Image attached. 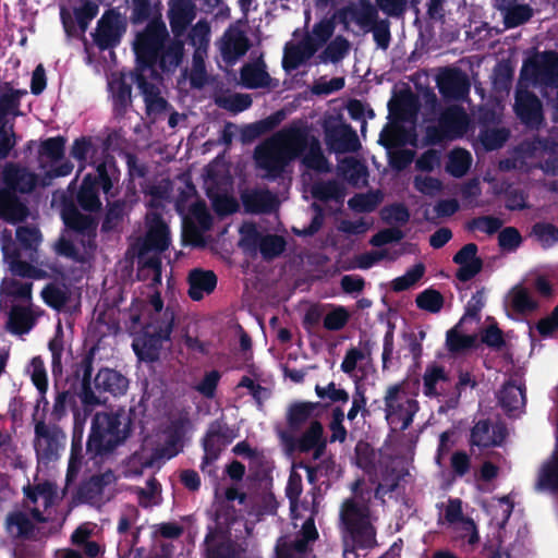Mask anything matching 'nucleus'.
I'll use <instances>...</instances> for the list:
<instances>
[{
  "label": "nucleus",
  "instance_id": "obj_1",
  "mask_svg": "<svg viewBox=\"0 0 558 558\" xmlns=\"http://www.w3.org/2000/svg\"><path fill=\"white\" fill-rule=\"evenodd\" d=\"M303 154V163L318 171L328 170L317 140L296 128L284 129L255 150V160L267 173L281 171L290 161Z\"/></svg>",
  "mask_w": 558,
  "mask_h": 558
},
{
  "label": "nucleus",
  "instance_id": "obj_2",
  "mask_svg": "<svg viewBox=\"0 0 558 558\" xmlns=\"http://www.w3.org/2000/svg\"><path fill=\"white\" fill-rule=\"evenodd\" d=\"M35 191V171L17 161L7 162L0 174V219L17 226L31 215L27 203L20 196Z\"/></svg>",
  "mask_w": 558,
  "mask_h": 558
},
{
  "label": "nucleus",
  "instance_id": "obj_3",
  "mask_svg": "<svg viewBox=\"0 0 558 558\" xmlns=\"http://www.w3.org/2000/svg\"><path fill=\"white\" fill-rule=\"evenodd\" d=\"M137 320L144 325L145 335L135 339L134 350L142 360L153 361L157 357L160 343L170 337L173 312L163 305L158 293H153Z\"/></svg>",
  "mask_w": 558,
  "mask_h": 558
},
{
  "label": "nucleus",
  "instance_id": "obj_4",
  "mask_svg": "<svg viewBox=\"0 0 558 558\" xmlns=\"http://www.w3.org/2000/svg\"><path fill=\"white\" fill-rule=\"evenodd\" d=\"M170 243L166 223L156 215L148 216V231L138 248L140 276L143 279L151 278V284L161 281V262L159 254Z\"/></svg>",
  "mask_w": 558,
  "mask_h": 558
},
{
  "label": "nucleus",
  "instance_id": "obj_5",
  "mask_svg": "<svg viewBox=\"0 0 558 558\" xmlns=\"http://www.w3.org/2000/svg\"><path fill=\"white\" fill-rule=\"evenodd\" d=\"M3 530L13 546L14 558H35V507L23 502L10 510Z\"/></svg>",
  "mask_w": 558,
  "mask_h": 558
},
{
  "label": "nucleus",
  "instance_id": "obj_6",
  "mask_svg": "<svg viewBox=\"0 0 558 558\" xmlns=\"http://www.w3.org/2000/svg\"><path fill=\"white\" fill-rule=\"evenodd\" d=\"M15 239L2 245L3 258L13 276L35 279V227L19 226Z\"/></svg>",
  "mask_w": 558,
  "mask_h": 558
},
{
  "label": "nucleus",
  "instance_id": "obj_7",
  "mask_svg": "<svg viewBox=\"0 0 558 558\" xmlns=\"http://www.w3.org/2000/svg\"><path fill=\"white\" fill-rule=\"evenodd\" d=\"M131 421L124 414H96L87 447L90 451H109L123 441L130 432Z\"/></svg>",
  "mask_w": 558,
  "mask_h": 558
},
{
  "label": "nucleus",
  "instance_id": "obj_8",
  "mask_svg": "<svg viewBox=\"0 0 558 558\" xmlns=\"http://www.w3.org/2000/svg\"><path fill=\"white\" fill-rule=\"evenodd\" d=\"M340 519L353 545L371 547L375 544V529L371 514L361 498L345 500L341 506Z\"/></svg>",
  "mask_w": 558,
  "mask_h": 558
},
{
  "label": "nucleus",
  "instance_id": "obj_9",
  "mask_svg": "<svg viewBox=\"0 0 558 558\" xmlns=\"http://www.w3.org/2000/svg\"><path fill=\"white\" fill-rule=\"evenodd\" d=\"M26 94L25 89L14 88L0 94V160L10 157L17 143L14 120L21 114L20 98Z\"/></svg>",
  "mask_w": 558,
  "mask_h": 558
},
{
  "label": "nucleus",
  "instance_id": "obj_10",
  "mask_svg": "<svg viewBox=\"0 0 558 558\" xmlns=\"http://www.w3.org/2000/svg\"><path fill=\"white\" fill-rule=\"evenodd\" d=\"M418 405L407 393L403 384L389 386L385 393L386 420L393 429H405L412 423Z\"/></svg>",
  "mask_w": 558,
  "mask_h": 558
},
{
  "label": "nucleus",
  "instance_id": "obj_11",
  "mask_svg": "<svg viewBox=\"0 0 558 558\" xmlns=\"http://www.w3.org/2000/svg\"><path fill=\"white\" fill-rule=\"evenodd\" d=\"M95 388L97 393L84 381L81 398L85 404L96 405L104 402L102 392H108L112 396L124 393L128 389V379L113 369H101L95 377Z\"/></svg>",
  "mask_w": 558,
  "mask_h": 558
},
{
  "label": "nucleus",
  "instance_id": "obj_12",
  "mask_svg": "<svg viewBox=\"0 0 558 558\" xmlns=\"http://www.w3.org/2000/svg\"><path fill=\"white\" fill-rule=\"evenodd\" d=\"M99 186H101L106 194L111 189V181L106 173L104 165L97 167L95 175L87 174L84 178L77 193V202L85 210L95 211L100 208L101 203L97 195Z\"/></svg>",
  "mask_w": 558,
  "mask_h": 558
},
{
  "label": "nucleus",
  "instance_id": "obj_13",
  "mask_svg": "<svg viewBox=\"0 0 558 558\" xmlns=\"http://www.w3.org/2000/svg\"><path fill=\"white\" fill-rule=\"evenodd\" d=\"M469 128V118L460 108H450L441 117L439 121V130L429 137L433 142L442 140H453L462 136Z\"/></svg>",
  "mask_w": 558,
  "mask_h": 558
},
{
  "label": "nucleus",
  "instance_id": "obj_14",
  "mask_svg": "<svg viewBox=\"0 0 558 558\" xmlns=\"http://www.w3.org/2000/svg\"><path fill=\"white\" fill-rule=\"evenodd\" d=\"M163 33V28L151 26L137 36L134 49L141 63L149 65L155 60Z\"/></svg>",
  "mask_w": 558,
  "mask_h": 558
},
{
  "label": "nucleus",
  "instance_id": "obj_15",
  "mask_svg": "<svg viewBox=\"0 0 558 558\" xmlns=\"http://www.w3.org/2000/svg\"><path fill=\"white\" fill-rule=\"evenodd\" d=\"M515 112L526 124L537 125L542 120V109L538 99L524 89L520 82L515 99Z\"/></svg>",
  "mask_w": 558,
  "mask_h": 558
},
{
  "label": "nucleus",
  "instance_id": "obj_16",
  "mask_svg": "<svg viewBox=\"0 0 558 558\" xmlns=\"http://www.w3.org/2000/svg\"><path fill=\"white\" fill-rule=\"evenodd\" d=\"M453 262L459 265L457 277L461 281H468L476 276L483 266V262L477 255V246L474 243L464 245L454 255Z\"/></svg>",
  "mask_w": 558,
  "mask_h": 558
},
{
  "label": "nucleus",
  "instance_id": "obj_17",
  "mask_svg": "<svg viewBox=\"0 0 558 558\" xmlns=\"http://www.w3.org/2000/svg\"><path fill=\"white\" fill-rule=\"evenodd\" d=\"M123 29L121 16L118 13L108 12L99 21L95 39L100 47L106 48L118 41Z\"/></svg>",
  "mask_w": 558,
  "mask_h": 558
},
{
  "label": "nucleus",
  "instance_id": "obj_18",
  "mask_svg": "<svg viewBox=\"0 0 558 558\" xmlns=\"http://www.w3.org/2000/svg\"><path fill=\"white\" fill-rule=\"evenodd\" d=\"M35 325V311L32 304L28 306L13 304L7 322V329L12 335L23 336L28 333Z\"/></svg>",
  "mask_w": 558,
  "mask_h": 558
},
{
  "label": "nucleus",
  "instance_id": "obj_19",
  "mask_svg": "<svg viewBox=\"0 0 558 558\" xmlns=\"http://www.w3.org/2000/svg\"><path fill=\"white\" fill-rule=\"evenodd\" d=\"M248 47L247 38L238 28L228 29L219 43L222 58L228 62H234L245 54Z\"/></svg>",
  "mask_w": 558,
  "mask_h": 558
},
{
  "label": "nucleus",
  "instance_id": "obj_20",
  "mask_svg": "<svg viewBox=\"0 0 558 558\" xmlns=\"http://www.w3.org/2000/svg\"><path fill=\"white\" fill-rule=\"evenodd\" d=\"M440 92L453 98H459L468 93L469 84L464 74L457 70H445L438 76Z\"/></svg>",
  "mask_w": 558,
  "mask_h": 558
},
{
  "label": "nucleus",
  "instance_id": "obj_21",
  "mask_svg": "<svg viewBox=\"0 0 558 558\" xmlns=\"http://www.w3.org/2000/svg\"><path fill=\"white\" fill-rule=\"evenodd\" d=\"M169 14L172 31L180 35L194 19L195 9L190 0H173Z\"/></svg>",
  "mask_w": 558,
  "mask_h": 558
},
{
  "label": "nucleus",
  "instance_id": "obj_22",
  "mask_svg": "<svg viewBox=\"0 0 558 558\" xmlns=\"http://www.w3.org/2000/svg\"><path fill=\"white\" fill-rule=\"evenodd\" d=\"M376 19V11L368 2H359L344 11L345 23H355L364 32L371 31Z\"/></svg>",
  "mask_w": 558,
  "mask_h": 558
},
{
  "label": "nucleus",
  "instance_id": "obj_23",
  "mask_svg": "<svg viewBox=\"0 0 558 558\" xmlns=\"http://www.w3.org/2000/svg\"><path fill=\"white\" fill-rule=\"evenodd\" d=\"M216 276L211 271L194 270L190 274V296L201 300L216 287Z\"/></svg>",
  "mask_w": 558,
  "mask_h": 558
},
{
  "label": "nucleus",
  "instance_id": "obj_24",
  "mask_svg": "<svg viewBox=\"0 0 558 558\" xmlns=\"http://www.w3.org/2000/svg\"><path fill=\"white\" fill-rule=\"evenodd\" d=\"M498 398L501 407L509 412L520 411L525 404L523 388L512 381L502 387Z\"/></svg>",
  "mask_w": 558,
  "mask_h": 558
},
{
  "label": "nucleus",
  "instance_id": "obj_25",
  "mask_svg": "<svg viewBox=\"0 0 558 558\" xmlns=\"http://www.w3.org/2000/svg\"><path fill=\"white\" fill-rule=\"evenodd\" d=\"M328 143L337 150H354L357 147L356 135L345 125H339L336 130H326Z\"/></svg>",
  "mask_w": 558,
  "mask_h": 558
},
{
  "label": "nucleus",
  "instance_id": "obj_26",
  "mask_svg": "<svg viewBox=\"0 0 558 558\" xmlns=\"http://www.w3.org/2000/svg\"><path fill=\"white\" fill-rule=\"evenodd\" d=\"M316 51V47L308 46L305 41L301 45L288 44L284 50L283 66L287 70H293L311 58Z\"/></svg>",
  "mask_w": 558,
  "mask_h": 558
},
{
  "label": "nucleus",
  "instance_id": "obj_27",
  "mask_svg": "<svg viewBox=\"0 0 558 558\" xmlns=\"http://www.w3.org/2000/svg\"><path fill=\"white\" fill-rule=\"evenodd\" d=\"M504 438L500 427H493L486 422H478L472 430V442L476 446L488 447L499 444Z\"/></svg>",
  "mask_w": 558,
  "mask_h": 558
},
{
  "label": "nucleus",
  "instance_id": "obj_28",
  "mask_svg": "<svg viewBox=\"0 0 558 558\" xmlns=\"http://www.w3.org/2000/svg\"><path fill=\"white\" fill-rule=\"evenodd\" d=\"M241 80L246 87L256 88L267 86L270 78L265 70V64L258 61L242 69Z\"/></svg>",
  "mask_w": 558,
  "mask_h": 558
},
{
  "label": "nucleus",
  "instance_id": "obj_29",
  "mask_svg": "<svg viewBox=\"0 0 558 558\" xmlns=\"http://www.w3.org/2000/svg\"><path fill=\"white\" fill-rule=\"evenodd\" d=\"M32 292V282H21L16 279H4L0 284V294L12 298L13 301L20 300L31 303Z\"/></svg>",
  "mask_w": 558,
  "mask_h": 558
},
{
  "label": "nucleus",
  "instance_id": "obj_30",
  "mask_svg": "<svg viewBox=\"0 0 558 558\" xmlns=\"http://www.w3.org/2000/svg\"><path fill=\"white\" fill-rule=\"evenodd\" d=\"M325 441L323 439V427L318 422H314L301 438L300 449L303 451L315 449L314 457L318 458L322 453Z\"/></svg>",
  "mask_w": 558,
  "mask_h": 558
},
{
  "label": "nucleus",
  "instance_id": "obj_31",
  "mask_svg": "<svg viewBox=\"0 0 558 558\" xmlns=\"http://www.w3.org/2000/svg\"><path fill=\"white\" fill-rule=\"evenodd\" d=\"M531 236L543 247L558 243V228L551 223L537 222L532 227Z\"/></svg>",
  "mask_w": 558,
  "mask_h": 558
},
{
  "label": "nucleus",
  "instance_id": "obj_32",
  "mask_svg": "<svg viewBox=\"0 0 558 558\" xmlns=\"http://www.w3.org/2000/svg\"><path fill=\"white\" fill-rule=\"evenodd\" d=\"M476 341L475 336L464 335L458 327L447 332L446 345L452 353H461L472 348Z\"/></svg>",
  "mask_w": 558,
  "mask_h": 558
},
{
  "label": "nucleus",
  "instance_id": "obj_33",
  "mask_svg": "<svg viewBox=\"0 0 558 558\" xmlns=\"http://www.w3.org/2000/svg\"><path fill=\"white\" fill-rule=\"evenodd\" d=\"M538 489H558V456L553 457L541 470Z\"/></svg>",
  "mask_w": 558,
  "mask_h": 558
},
{
  "label": "nucleus",
  "instance_id": "obj_34",
  "mask_svg": "<svg viewBox=\"0 0 558 558\" xmlns=\"http://www.w3.org/2000/svg\"><path fill=\"white\" fill-rule=\"evenodd\" d=\"M319 409V403L299 402L290 407L288 418L290 424L300 425L306 420L315 415V411Z\"/></svg>",
  "mask_w": 558,
  "mask_h": 558
},
{
  "label": "nucleus",
  "instance_id": "obj_35",
  "mask_svg": "<svg viewBox=\"0 0 558 558\" xmlns=\"http://www.w3.org/2000/svg\"><path fill=\"white\" fill-rule=\"evenodd\" d=\"M471 155L463 149H456L449 155L447 170L454 177H462L471 166Z\"/></svg>",
  "mask_w": 558,
  "mask_h": 558
},
{
  "label": "nucleus",
  "instance_id": "obj_36",
  "mask_svg": "<svg viewBox=\"0 0 558 558\" xmlns=\"http://www.w3.org/2000/svg\"><path fill=\"white\" fill-rule=\"evenodd\" d=\"M344 177L354 185H365L367 183L366 168L356 160L350 159L342 162Z\"/></svg>",
  "mask_w": 558,
  "mask_h": 558
},
{
  "label": "nucleus",
  "instance_id": "obj_37",
  "mask_svg": "<svg viewBox=\"0 0 558 558\" xmlns=\"http://www.w3.org/2000/svg\"><path fill=\"white\" fill-rule=\"evenodd\" d=\"M507 302L518 312L532 310L534 306L527 290L521 286H515L510 290Z\"/></svg>",
  "mask_w": 558,
  "mask_h": 558
},
{
  "label": "nucleus",
  "instance_id": "obj_38",
  "mask_svg": "<svg viewBox=\"0 0 558 558\" xmlns=\"http://www.w3.org/2000/svg\"><path fill=\"white\" fill-rule=\"evenodd\" d=\"M380 201L381 195L378 192H371L355 195L349 201V206L356 211H371Z\"/></svg>",
  "mask_w": 558,
  "mask_h": 558
},
{
  "label": "nucleus",
  "instance_id": "obj_39",
  "mask_svg": "<svg viewBox=\"0 0 558 558\" xmlns=\"http://www.w3.org/2000/svg\"><path fill=\"white\" fill-rule=\"evenodd\" d=\"M333 33V24L329 20H324L315 25L312 35L305 40L308 46L316 47V50L324 44Z\"/></svg>",
  "mask_w": 558,
  "mask_h": 558
},
{
  "label": "nucleus",
  "instance_id": "obj_40",
  "mask_svg": "<svg viewBox=\"0 0 558 558\" xmlns=\"http://www.w3.org/2000/svg\"><path fill=\"white\" fill-rule=\"evenodd\" d=\"M522 235L513 227H507L498 234V244L502 251L513 252L522 244Z\"/></svg>",
  "mask_w": 558,
  "mask_h": 558
},
{
  "label": "nucleus",
  "instance_id": "obj_41",
  "mask_svg": "<svg viewBox=\"0 0 558 558\" xmlns=\"http://www.w3.org/2000/svg\"><path fill=\"white\" fill-rule=\"evenodd\" d=\"M209 26L206 23H197L190 35L191 44L195 47V52L202 50L203 54L207 53V47L209 44Z\"/></svg>",
  "mask_w": 558,
  "mask_h": 558
},
{
  "label": "nucleus",
  "instance_id": "obj_42",
  "mask_svg": "<svg viewBox=\"0 0 558 558\" xmlns=\"http://www.w3.org/2000/svg\"><path fill=\"white\" fill-rule=\"evenodd\" d=\"M349 47L350 45L348 40L341 37H337L328 45L322 56V59L325 62H338L348 53Z\"/></svg>",
  "mask_w": 558,
  "mask_h": 558
},
{
  "label": "nucleus",
  "instance_id": "obj_43",
  "mask_svg": "<svg viewBox=\"0 0 558 558\" xmlns=\"http://www.w3.org/2000/svg\"><path fill=\"white\" fill-rule=\"evenodd\" d=\"M148 113H159L166 109V101L159 93L146 83H141Z\"/></svg>",
  "mask_w": 558,
  "mask_h": 558
},
{
  "label": "nucleus",
  "instance_id": "obj_44",
  "mask_svg": "<svg viewBox=\"0 0 558 558\" xmlns=\"http://www.w3.org/2000/svg\"><path fill=\"white\" fill-rule=\"evenodd\" d=\"M424 274V266L422 264L415 265L403 276L396 278L392 281V289L395 291H403L412 287Z\"/></svg>",
  "mask_w": 558,
  "mask_h": 558
},
{
  "label": "nucleus",
  "instance_id": "obj_45",
  "mask_svg": "<svg viewBox=\"0 0 558 558\" xmlns=\"http://www.w3.org/2000/svg\"><path fill=\"white\" fill-rule=\"evenodd\" d=\"M349 313L344 307H335L326 314L324 327L328 330H339L345 326L349 319Z\"/></svg>",
  "mask_w": 558,
  "mask_h": 558
},
{
  "label": "nucleus",
  "instance_id": "obj_46",
  "mask_svg": "<svg viewBox=\"0 0 558 558\" xmlns=\"http://www.w3.org/2000/svg\"><path fill=\"white\" fill-rule=\"evenodd\" d=\"M41 298L48 305L59 308L65 303L66 292L62 286L50 284L41 291Z\"/></svg>",
  "mask_w": 558,
  "mask_h": 558
},
{
  "label": "nucleus",
  "instance_id": "obj_47",
  "mask_svg": "<svg viewBox=\"0 0 558 558\" xmlns=\"http://www.w3.org/2000/svg\"><path fill=\"white\" fill-rule=\"evenodd\" d=\"M530 16L531 10L526 5H517L504 12V20L507 27H515L527 21Z\"/></svg>",
  "mask_w": 558,
  "mask_h": 558
},
{
  "label": "nucleus",
  "instance_id": "obj_48",
  "mask_svg": "<svg viewBox=\"0 0 558 558\" xmlns=\"http://www.w3.org/2000/svg\"><path fill=\"white\" fill-rule=\"evenodd\" d=\"M442 302L441 294L435 290H427L416 299L418 307L430 312H438L442 306Z\"/></svg>",
  "mask_w": 558,
  "mask_h": 558
},
{
  "label": "nucleus",
  "instance_id": "obj_49",
  "mask_svg": "<svg viewBox=\"0 0 558 558\" xmlns=\"http://www.w3.org/2000/svg\"><path fill=\"white\" fill-rule=\"evenodd\" d=\"M446 380L444 368L439 366H430L424 374L425 393L427 396L436 395V385L439 381Z\"/></svg>",
  "mask_w": 558,
  "mask_h": 558
},
{
  "label": "nucleus",
  "instance_id": "obj_50",
  "mask_svg": "<svg viewBox=\"0 0 558 558\" xmlns=\"http://www.w3.org/2000/svg\"><path fill=\"white\" fill-rule=\"evenodd\" d=\"M202 50L194 52L193 68L191 70V84L195 87H202L206 82V71L204 65V58Z\"/></svg>",
  "mask_w": 558,
  "mask_h": 558
},
{
  "label": "nucleus",
  "instance_id": "obj_51",
  "mask_svg": "<svg viewBox=\"0 0 558 558\" xmlns=\"http://www.w3.org/2000/svg\"><path fill=\"white\" fill-rule=\"evenodd\" d=\"M183 56V45L181 43H174L168 47L166 52L161 57V66L165 70H172L177 68Z\"/></svg>",
  "mask_w": 558,
  "mask_h": 558
},
{
  "label": "nucleus",
  "instance_id": "obj_52",
  "mask_svg": "<svg viewBox=\"0 0 558 558\" xmlns=\"http://www.w3.org/2000/svg\"><path fill=\"white\" fill-rule=\"evenodd\" d=\"M260 251L266 257H274L284 248V240L278 235H267L260 240Z\"/></svg>",
  "mask_w": 558,
  "mask_h": 558
},
{
  "label": "nucleus",
  "instance_id": "obj_53",
  "mask_svg": "<svg viewBox=\"0 0 558 558\" xmlns=\"http://www.w3.org/2000/svg\"><path fill=\"white\" fill-rule=\"evenodd\" d=\"M302 485H301V476L296 473H291L287 486V495L290 498L291 502V511L293 515L295 517L299 505H298V498L301 494Z\"/></svg>",
  "mask_w": 558,
  "mask_h": 558
},
{
  "label": "nucleus",
  "instance_id": "obj_54",
  "mask_svg": "<svg viewBox=\"0 0 558 558\" xmlns=\"http://www.w3.org/2000/svg\"><path fill=\"white\" fill-rule=\"evenodd\" d=\"M508 137V133L505 130H487L482 136L481 141L487 149H495L501 146Z\"/></svg>",
  "mask_w": 558,
  "mask_h": 558
},
{
  "label": "nucleus",
  "instance_id": "obj_55",
  "mask_svg": "<svg viewBox=\"0 0 558 558\" xmlns=\"http://www.w3.org/2000/svg\"><path fill=\"white\" fill-rule=\"evenodd\" d=\"M63 153L61 138H49L43 143L41 156H46L51 162H57Z\"/></svg>",
  "mask_w": 558,
  "mask_h": 558
},
{
  "label": "nucleus",
  "instance_id": "obj_56",
  "mask_svg": "<svg viewBox=\"0 0 558 558\" xmlns=\"http://www.w3.org/2000/svg\"><path fill=\"white\" fill-rule=\"evenodd\" d=\"M215 210L221 215L231 214L236 210L238 204L234 198L228 195L210 194Z\"/></svg>",
  "mask_w": 558,
  "mask_h": 558
},
{
  "label": "nucleus",
  "instance_id": "obj_57",
  "mask_svg": "<svg viewBox=\"0 0 558 558\" xmlns=\"http://www.w3.org/2000/svg\"><path fill=\"white\" fill-rule=\"evenodd\" d=\"M315 391L319 398H329L332 401H348L349 395L343 389L337 388L333 383L326 387L316 386Z\"/></svg>",
  "mask_w": 558,
  "mask_h": 558
},
{
  "label": "nucleus",
  "instance_id": "obj_58",
  "mask_svg": "<svg viewBox=\"0 0 558 558\" xmlns=\"http://www.w3.org/2000/svg\"><path fill=\"white\" fill-rule=\"evenodd\" d=\"M374 34V39L377 43L378 47L386 49L389 46L390 41V32L389 24L386 21H381L379 23L373 24L371 27Z\"/></svg>",
  "mask_w": 558,
  "mask_h": 558
},
{
  "label": "nucleus",
  "instance_id": "obj_59",
  "mask_svg": "<svg viewBox=\"0 0 558 558\" xmlns=\"http://www.w3.org/2000/svg\"><path fill=\"white\" fill-rule=\"evenodd\" d=\"M219 378V373L215 371L206 374L202 381L196 386L197 391L205 397L211 398L215 393Z\"/></svg>",
  "mask_w": 558,
  "mask_h": 558
},
{
  "label": "nucleus",
  "instance_id": "obj_60",
  "mask_svg": "<svg viewBox=\"0 0 558 558\" xmlns=\"http://www.w3.org/2000/svg\"><path fill=\"white\" fill-rule=\"evenodd\" d=\"M537 330L544 337L553 336L558 331V306L546 318L539 320Z\"/></svg>",
  "mask_w": 558,
  "mask_h": 558
},
{
  "label": "nucleus",
  "instance_id": "obj_61",
  "mask_svg": "<svg viewBox=\"0 0 558 558\" xmlns=\"http://www.w3.org/2000/svg\"><path fill=\"white\" fill-rule=\"evenodd\" d=\"M64 222L77 230H83L89 227L90 219L87 216L81 215L77 210L71 209L63 214Z\"/></svg>",
  "mask_w": 558,
  "mask_h": 558
},
{
  "label": "nucleus",
  "instance_id": "obj_62",
  "mask_svg": "<svg viewBox=\"0 0 558 558\" xmlns=\"http://www.w3.org/2000/svg\"><path fill=\"white\" fill-rule=\"evenodd\" d=\"M415 187L424 194H434L440 190V182L428 175H417L414 181Z\"/></svg>",
  "mask_w": 558,
  "mask_h": 558
},
{
  "label": "nucleus",
  "instance_id": "obj_63",
  "mask_svg": "<svg viewBox=\"0 0 558 558\" xmlns=\"http://www.w3.org/2000/svg\"><path fill=\"white\" fill-rule=\"evenodd\" d=\"M98 12V7L95 3L87 2L75 14L81 29L84 32L87 28L88 22L95 17Z\"/></svg>",
  "mask_w": 558,
  "mask_h": 558
},
{
  "label": "nucleus",
  "instance_id": "obj_64",
  "mask_svg": "<svg viewBox=\"0 0 558 558\" xmlns=\"http://www.w3.org/2000/svg\"><path fill=\"white\" fill-rule=\"evenodd\" d=\"M454 530L461 537H468L470 544H475L477 542V532L473 521L469 519H461L457 522Z\"/></svg>",
  "mask_w": 558,
  "mask_h": 558
}]
</instances>
